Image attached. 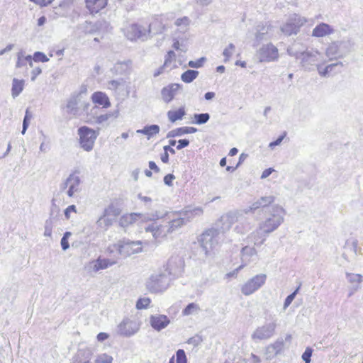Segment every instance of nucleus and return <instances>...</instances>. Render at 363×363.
Returning <instances> with one entry per match:
<instances>
[{
  "mask_svg": "<svg viewBox=\"0 0 363 363\" xmlns=\"http://www.w3.org/2000/svg\"><path fill=\"white\" fill-rule=\"evenodd\" d=\"M164 27L162 26V23L158 21L151 23L148 26V30L139 25H133L131 27L134 36L143 40L147 39L152 33L153 35L161 33Z\"/></svg>",
  "mask_w": 363,
  "mask_h": 363,
  "instance_id": "11",
  "label": "nucleus"
},
{
  "mask_svg": "<svg viewBox=\"0 0 363 363\" xmlns=\"http://www.w3.org/2000/svg\"><path fill=\"white\" fill-rule=\"evenodd\" d=\"M112 360V357L103 354L96 359L95 363H111Z\"/></svg>",
  "mask_w": 363,
  "mask_h": 363,
  "instance_id": "52",
  "label": "nucleus"
},
{
  "mask_svg": "<svg viewBox=\"0 0 363 363\" xmlns=\"http://www.w3.org/2000/svg\"><path fill=\"white\" fill-rule=\"evenodd\" d=\"M300 286H298V288L293 293L287 296V297L285 298L284 303V309H286L287 307H289L291 302L294 301L300 289Z\"/></svg>",
  "mask_w": 363,
  "mask_h": 363,
  "instance_id": "46",
  "label": "nucleus"
},
{
  "mask_svg": "<svg viewBox=\"0 0 363 363\" xmlns=\"http://www.w3.org/2000/svg\"><path fill=\"white\" fill-rule=\"evenodd\" d=\"M346 277L350 283L353 284L354 291H357L363 281V277L359 274L346 273Z\"/></svg>",
  "mask_w": 363,
  "mask_h": 363,
  "instance_id": "36",
  "label": "nucleus"
},
{
  "mask_svg": "<svg viewBox=\"0 0 363 363\" xmlns=\"http://www.w3.org/2000/svg\"><path fill=\"white\" fill-rule=\"evenodd\" d=\"M257 57L260 62H271L278 57V49L272 43L263 45L257 52Z\"/></svg>",
  "mask_w": 363,
  "mask_h": 363,
  "instance_id": "17",
  "label": "nucleus"
},
{
  "mask_svg": "<svg viewBox=\"0 0 363 363\" xmlns=\"http://www.w3.org/2000/svg\"><path fill=\"white\" fill-rule=\"evenodd\" d=\"M176 356H177V363H186L187 359H186V354L183 350H182V349L178 350L177 351Z\"/></svg>",
  "mask_w": 363,
  "mask_h": 363,
  "instance_id": "51",
  "label": "nucleus"
},
{
  "mask_svg": "<svg viewBox=\"0 0 363 363\" xmlns=\"http://www.w3.org/2000/svg\"><path fill=\"white\" fill-rule=\"evenodd\" d=\"M150 303V299L149 298H139L136 303V308L138 309L146 308Z\"/></svg>",
  "mask_w": 363,
  "mask_h": 363,
  "instance_id": "50",
  "label": "nucleus"
},
{
  "mask_svg": "<svg viewBox=\"0 0 363 363\" xmlns=\"http://www.w3.org/2000/svg\"><path fill=\"white\" fill-rule=\"evenodd\" d=\"M269 215L259 223L261 228L269 234L277 230L284 220L285 211L279 206H271Z\"/></svg>",
  "mask_w": 363,
  "mask_h": 363,
  "instance_id": "4",
  "label": "nucleus"
},
{
  "mask_svg": "<svg viewBox=\"0 0 363 363\" xmlns=\"http://www.w3.org/2000/svg\"><path fill=\"white\" fill-rule=\"evenodd\" d=\"M130 62H119L115 64L112 71L117 74H125L128 72L130 68Z\"/></svg>",
  "mask_w": 363,
  "mask_h": 363,
  "instance_id": "37",
  "label": "nucleus"
},
{
  "mask_svg": "<svg viewBox=\"0 0 363 363\" xmlns=\"http://www.w3.org/2000/svg\"><path fill=\"white\" fill-rule=\"evenodd\" d=\"M104 216H108L114 220L121 214V209L114 203H110L106 208H104Z\"/></svg>",
  "mask_w": 363,
  "mask_h": 363,
  "instance_id": "35",
  "label": "nucleus"
},
{
  "mask_svg": "<svg viewBox=\"0 0 363 363\" xmlns=\"http://www.w3.org/2000/svg\"><path fill=\"white\" fill-rule=\"evenodd\" d=\"M313 350L311 347H307L304 352L302 354L301 358L304 362H311Z\"/></svg>",
  "mask_w": 363,
  "mask_h": 363,
  "instance_id": "54",
  "label": "nucleus"
},
{
  "mask_svg": "<svg viewBox=\"0 0 363 363\" xmlns=\"http://www.w3.org/2000/svg\"><path fill=\"white\" fill-rule=\"evenodd\" d=\"M30 1L32 2H34L37 5H39L41 7H43V6H48L49 4H50L52 2L53 0H48V1L47 0H30Z\"/></svg>",
  "mask_w": 363,
  "mask_h": 363,
  "instance_id": "63",
  "label": "nucleus"
},
{
  "mask_svg": "<svg viewBox=\"0 0 363 363\" xmlns=\"http://www.w3.org/2000/svg\"><path fill=\"white\" fill-rule=\"evenodd\" d=\"M256 254V250L254 247L245 246L242 248L241 255L242 262H245V264L244 266L247 264V262H250V257Z\"/></svg>",
  "mask_w": 363,
  "mask_h": 363,
  "instance_id": "40",
  "label": "nucleus"
},
{
  "mask_svg": "<svg viewBox=\"0 0 363 363\" xmlns=\"http://www.w3.org/2000/svg\"><path fill=\"white\" fill-rule=\"evenodd\" d=\"M261 228V225L259 224L258 228L252 232L249 236L248 239L250 242H253L255 245H262L266 240V236L268 235Z\"/></svg>",
  "mask_w": 363,
  "mask_h": 363,
  "instance_id": "27",
  "label": "nucleus"
},
{
  "mask_svg": "<svg viewBox=\"0 0 363 363\" xmlns=\"http://www.w3.org/2000/svg\"><path fill=\"white\" fill-rule=\"evenodd\" d=\"M169 322V319L164 315H151L150 320L151 326L157 331L165 328Z\"/></svg>",
  "mask_w": 363,
  "mask_h": 363,
  "instance_id": "25",
  "label": "nucleus"
},
{
  "mask_svg": "<svg viewBox=\"0 0 363 363\" xmlns=\"http://www.w3.org/2000/svg\"><path fill=\"white\" fill-rule=\"evenodd\" d=\"M171 278L167 272L160 270L152 274L146 281V289L152 293L165 291L169 286Z\"/></svg>",
  "mask_w": 363,
  "mask_h": 363,
  "instance_id": "5",
  "label": "nucleus"
},
{
  "mask_svg": "<svg viewBox=\"0 0 363 363\" xmlns=\"http://www.w3.org/2000/svg\"><path fill=\"white\" fill-rule=\"evenodd\" d=\"M206 58L205 57H201L196 61H189L188 65L190 67L192 68H199L202 67L203 62H205Z\"/></svg>",
  "mask_w": 363,
  "mask_h": 363,
  "instance_id": "55",
  "label": "nucleus"
},
{
  "mask_svg": "<svg viewBox=\"0 0 363 363\" xmlns=\"http://www.w3.org/2000/svg\"><path fill=\"white\" fill-rule=\"evenodd\" d=\"M189 23V19L187 18V17H183V18H178L176 20L174 24L177 26H187Z\"/></svg>",
  "mask_w": 363,
  "mask_h": 363,
  "instance_id": "59",
  "label": "nucleus"
},
{
  "mask_svg": "<svg viewBox=\"0 0 363 363\" xmlns=\"http://www.w3.org/2000/svg\"><path fill=\"white\" fill-rule=\"evenodd\" d=\"M33 61L35 62H45L49 60V58L42 52H35L33 57Z\"/></svg>",
  "mask_w": 363,
  "mask_h": 363,
  "instance_id": "48",
  "label": "nucleus"
},
{
  "mask_svg": "<svg viewBox=\"0 0 363 363\" xmlns=\"http://www.w3.org/2000/svg\"><path fill=\"white\" fill-rule=\"evenodd\" d=\"M160 128L158 125H147L143 129H138L136 133L138 134H143L147 136V140H150L153 136L160 133Z\"/></svg>",
  "mask_w": 363,
  "mask_h": 363,
  "instance_id": "32",
  "label": "nucleus"
},
{
  "mask_svg": "<svg viewBox=\"0 0 363 363\" xmlns=\"http://www.w3.org/2000/svg\"><path fill=\"white\" fill-rule=\"evenodd\" d=\"M199 75V72L193 69H188L182 74V79L186 83H190Z\"/></svg>",
  "mask_w": 363,
  "mask_h": 363,
  "instance_id": "42",
  "label": "nucleus"
},
{
  "mask_svg": "<svg viewBox=\"0 0 363 363\" xmlns=\"http://www.w3.org/2000/svg\"><path fill=\"white\" fill-rule=\"evenodd\" d=\"M118 328L120 333L127 337L135 334L138 329L135 323L129 320L123 321L119 325Z\"/></svg>",
  "mask_w": 363,
  "mask_h": 363,
  "instance_id": "30",
  "label": "nucleus"
},
{
  "mask_svg": "<svg viewBox=\"0 0 363 363\" xmlns=\"http://www.w3.org/2000/svg\"><path fill=\"white\" fill-rule=\"evenodd\" d=\"M103 24H107V23L105 21H104V22L98 21L95 24H93L91 22L86 21L84 30L86 33H94L97 29H99L100 27H101Z\"/></svg>",
  "mask_w": 363,
  "mask_h": 363,
  "instance_id": "43",
  "label": "nucleus"
},
{
  "mask_svg": "<svg viewBox=\"0 0 363 363\" xmlns=\"http://www.w3.org/2000/svg\"><path fill=\"white\" fill-rule=\"evenodd\" d=\"M223 240L224 239L220 236V233L211 228L201 235L199 242L203 255L207 256L210 250Z\"/></svg>",
  "mask_w": 363,
  "mask_h": 363,
  "instance_id": "6",
  "label": "nucleus"
},
{
  "mask_svg": "<svg viewBox=\"0 0 363 363\" xmlns=\"http://www.w3.org/2000/svg\"><path fill=\"white\" fill-rule=\"evenodd\" d=\"M42 70L41 68L39 67H34L32 70V76H31V80L34 81L37 76H38L41 73Z\"/></svg>",
  "mask_w": 363,
  "mask_h": 363,
  "instance_id": "64",
  "label": "nucleus"
},
{
  "mask_svg": "<svg viewBox=\"0 0 363 363\" xmlns=\"http://www.w3.org/2000/svg\"><path fill=\"white\" fill-rule=\"evenodd\" d=\"M201 342H202V338L199 335H195V336H194L192 337H190L187 340V343L188 344L192 345L194 347H196L199 345H200Z\"/></svg>",
  "mask_w": 363,
  "mask_h": 363,
  "instance_id": "56",
  "label": "nucleus"
},
{
  "mask_svg": "<svg viewBox=\"0 0 363 363\" xmlns=\"http://www.w3.org/2000/svg\"><path fill=\"white\" fill-rule=\"evenodd\" d=\"M200 310L199 306L194 303H189L186 308L183 310L182 313L184 315H189L194 312H197Z\"/></svg>",
  "mask_w": 363,
  "mask_h": 363,
  "instance_id": "44",
  "label": "nucleus"
},
{
  "mask_svg": "<svg viewBox=\"0 0 363 363\" xmlns=\"http://www.w3.org/2000/svg\"><path fill=\"white\" fill-rule=\"evenodd\" d=\"M139 220L143 221V214L138 213L125 214L120 218L119 225L121 227L125 228Z\"/></svg>",
  "mask_w": 363,
  "mask_h": 363,
  "instance_id": "28",
  "label": "nucleus"
},
{
  "mask_svg": "<svg viewBox=\"0 0 363 363\" xmlns=\"http://www.w3.org/2000/svg\"><path fill=\"white\" fill-rule=\"evenodd\" d=\"M334 33L331 26L325 23H320L317 25L312 31V36L323 38Z\"/></svg>",
  "mask_w": 363,
  "mask_h": 363,
  "instance_id": "26",
  "label": "nucleus"
},
{
  "mask_svg": "<svg viewBox=\"0 0 363 363\" xmlns=\"http://www.w3.org/2000/svg\"><path fill=\"white\" fill-rule=\"evenodd\" d=\"M141 241H131L128 239L120 240L114 247L119 254L123 257H128L142 251Z\"/></svg>",
  "mask_w": 363,
  "mask_h": 363,
  "instance_id": "12",
  "label": "nucleus"
},
{
  "mask_svg": "<svg viewBox=\"0 0 363 363\" xmlns=\"http://www.w3.org/2000/svg\"><path fill=\"white\" fill-rule=\"evenodd\" d=\"M77 174H79V171L75 170L67 178V183L69 186L67 194L69 197H72L76 192H79L80 190L81 179Z\"/></svg>",
  "mask_w": 363,
  "mask_h": 363,
  "instance_id": "19",
  "label": "nucleus"
},
{
  "mask_svg": "<svg viewBox=\"0 0 363 363\" xmlns=\"http://www.w3.org/2000/svg\"><path fill=\"white\" fill-rule=\"evenodd\" d=\"M161 98L165 103H169L174 98V92H161Z\"/></svg>",
  "mask_w": 363,
  "mask_h": 363,
  "instance_id": "57",
  "label": "nucleus"
},
{
  "mask_svg": "<svg viewBox=\"0 0 363 363\" xmlns=\"http://www.w3.org/2000/svg\"><path fill=\"white\" fill-rule=\"evenodd\" d=\"M274 200L275 197L274 196H262L254 202L250 206L245 209L240 210V211H242L243 215L244 213L247 214L249 213H253L258 208H262L264 210L265 212H267L271 210V207L269 206L274 203Z\"/></svg>",
  "mask_w": 363,
  "mask_h": 363,
  "instance_id": "15",
  "label": "nucleus"
},
{
  "mask_svg": "<svg viewBox=\"0 0 363 363\" xmlns=\"http://www.w3.org/2000/svg\"><path fill=\"white\" fill-rule=\"evenodd\" d=\"M235 47L233 43H230L228 46L224 49L223 55L225 57L224 62H228L235 51Z\"/></svg>",
  "mask_w": 363,
  "mask_h": 363,
  "instance_id": "45",
  "label": "nucleus"
},
{
  "mask_svg": "<svg viewBox=\"0 0 363 363\" xmlns=\"http://www.w3.org/2000/svg\"><path fill=\"white\" fill-rule=\"evenodd\" d=\"M288 53L300 60L301 67L308 71L318 69V65L323 61V55L318 50L311 48L304 51H298L296 45L287 49Z\"/></svg>",
  "mask_w": 363,
  "mask_h": 363,
  "instance_id": "2",
  "label": "nucleus"
},
{
  "mask_svg": "<svg viewBox=\"0 0 363 363\" xmlns=\"http://www.w3.org/2000/svg\"><path fill=\"white\" fill-rule=\"evenodd\" d=\"M343 64L341 62L332 63L325 67L320 64L318 67L317 71L320 76L323 77H329L331 75L335 74L341 72Z\"/></svg>",
  "mask_w": 363,
  "mask_h": 363,
  "instance_id": "18",
  "label": "nucleus"
},
{
  "mask_svg": "<svg viewBox=\"0 0 363 363\" xmlns=\"http://www.w3.org/2000/svg\"><path fill=\"white\" fill-rule=\"evenodd\" d=\"M145 230L151 233L155 240L164 238L169 234L167 231V225H159L155 222L147 225Z\"/></svg>",
  "mask_w": 363,
  "mask_h": 363,
  "instance_id": "20",
  "label": "nucleus"
},
{
  "mask_svg": "<svg viewBox=\"0 0 363 363\" xmlns=\"http://www.w3.org/2000/svg\"><path fill=\"white\" fill-rule=\"evenodd\" d=\"M347 48V43L345 41L333 42L326 49L325 54L330 60L343 57L348 52Z\"/></svg>",
  "mask_w": 363,
  "mask_h": 363,
  "instance_id": "14",
  "label": "nucleus"
},
{
  "mask_svg": "<svg viewBox=\"0 0 363 363\" xmlns=\"http://www.w3.org/2000/svg\"><path fill=\"white\" fill-rule=\"evenodd\" d=\"M272 27L266 23H259L257 26L255 33V41L259 44L262 40H267L270 38V31Z\"/></svg>",
  "mask_w": 363,
  "mask_h": 363,
  "instance_id": "23",
  "label": "nucleus"
},
{
  "mask_svg": "<svg viewBox=\"0 0 363 363\" xmlns=\"http://www.w3.org/2000/svg\"><path fill=\"white\" fill-rule=\"evenodd\" d=\"M242 216V211H230L223 215L215 223L213 228L216 229L224 239L225 233L228 231L233 224L237 222L240 216Z\"/></svg>",
  "mask_w": 363,
  "mask_h": 363,
  "instance_id": "8",
  "label": "nucleus"
},
{
  "mask_svg": "<svg viewBox=\"0 0 363 363\" xmlns=\"http://www.w3.org/2000/svg\"><path fill=\"white\" fill-rule=\"evenodd\" d=\"M185 114L186 111L184 107H180L177 111H169L167 112V117L169 121L174 123L178 120L182 119Z\"/></svg>",
  "mask_w": 363,
  "mask_h": 363,
  "instance_id": "38",
  "label": "nucleus"
},
{
  "mask_svg": "<svg viewBox=\"0 0 363 363\" xmlns=\"http://www.w3.org/2000/svg\"><path fill=\"white\" fill-rule=\"evenodd\" d=\"M270 322L266 323L262 326L255 329L251 335V338L255 342L267 340L272 338L276 332L277 327V320L274 315H270L269 317Z\"/></svg>",
  "mask_w": 363,
  "mask_h": 363,
  "instance_id": "7",
  "label": "nucleus"
},
{
  "mask_svg": "<svg viewBox=\"0 0 363 363\" xmlns=\"http://www.w3.org/2000/svg\"><path fill=\"white\" fill-rule=\"evenodd\" d=\"M184 262L182 257L179 256L171 257L167 264V268L164 271L167 272L169 276H179L183 272Z\"/></svg>",
  "mask_w": 363,
  "mask_h": 363,
  "instance_id": "16",
  "label": "nucleus"
},
{
  "mask_svg": "<svg viewBox=\"0 0 363 363\" xmlns=\"http://www.w3.org/2000/svg\"><path fill=\"white\" fill-rule=\"evenodd\" d=\"M203 214V209L201 207L190 208L186 207L181 211H175L164 213L168 220L167 231L169 233L179 230L182 226L186 225L196 216Z\"/></svg>",
  "mask_w": 363,
  "mask_h": 363,
  "instance_id": "1",
  "label": "nucleus"
},
{
  "mask_svg": "<svg viewBox=\"0 0 363 363\" xmlns=\"http://www.w3.org/2000/svg\"><path fill=\"white\" fill-rule=\"evenodd\" d=\"M307 20L296 13L289 16L286 23L281 27V31L286 35L290 36L296 35L301 26H303Z\"/></svg>",
  "mask_w": 363,
  "mask_h": 363,
  "instance_id": "10",
  "label": "nucleus"
},
{
  "mask_svg": "<svg viewBox=\"0 0 363 363\" xmlns=\"http://www.w3.org/2000/svg\"><path fill=\"white\" fill-rule=\"evenodd\" d=\"M197 131V129L194 127H181L170 130L167 134V138L182 136L184 134L194 133Z\"/></svg>",
  "mask_w": 363,
  "mask_h": 363,
  "instance_id": "33",
  "label": "nucleus"
},
{
  "mask_svg": "<svg viewBox=\"0 0 363 363\" xmlns=\"http://www.w3.org/2000/svg\"><path fill=\"white\" fill-rule=\"evenodd\" d=\"M176 55L174 51L170 50L167 52L165 60H164V66H168L172 62V60L175 59Z\"/></svg>",
  "mask_w": 363,
  "mask_h": 363,
  "instance_id": "58",
  "label": "nucleus"
},
{
  "mask_svg": "<svg viewBox=\"0 0 363 363\" xmlns=\"http://www.w3.org/2000/svg\"><path fill=\"white\" fill-rule=\"evenodd\" d=\"M116 263V261L99 257L96 259L89 262V268L90 271L93 272H98L100 270L106 269L108 267L113 266Z\"/></svg>",
  "mask_w": 363,
  "mask_h": 363,
  "instance_id": "22",
  "label": "nucleus"
},
{
  "mask_svg": "<svg viewBox=\"0 0 363 363\" xmlns=\"http://www.w3.org/2000/svg\"><path fill=\"white\" fill-rule=\"evenodd\" d=\"M189 145V140L188 139H181L178 141V145L177 146V150H182Z\"/></svg>",
  "mask_w": 363,
  "mask_h": 363,
  "instance_id": "62",
  "label": "nucleus"
},
{
  "mask_svg": "<svg viewBox=\"0 0 363 363\" xmlns=\"http://www.w3.org/2000/svg\"><path fill=\"white\" fill-rule=\"evenodd\" d=\"M284 346V341L281 337L278 338L274 343L269 345L265 350L266 359H272L283 350Z\"/></svg>",
  "mask_w": 363,
  "mask_h": 363,
  "instance_id": "21",
  "label": "nucleus"
},
{
  "mask_svg": "<svg viewBox=\"0 0 363 363\" xmlns=\"http://www.w3.org/2000/svg\"><path fill=\"white\" fill-rule=\"evenodd\" d=\"M163 218H167L164 213L162 214L160 212L156 211L155 213L152 214L151 216H149L148 215H143V221L155 220Z\"/></svg>",
  "mask_w": 363,
  "mask_h": 363,
  "instance_id": "47",
  "label": "nucleus"
},
{
  "mask_svg": "<svg viewBox=\"0 0 363 363\" xmlns=\"http://www.w3.org/2000/svg\"><path fill=\"white\" fill-rule=\"evenodd\" d=\"M94 104L101 105L103 108H108L111 106L108 97L104 92H94L91 96Z\"/></svg>",
  "mask_w": 363,
  "mask_h": 363,
  "instance_id": "31",
  "label": "nucleus"
},
{
  "mask_svg": "<svg viewBox=\"0 0 363 363\" xmlns=\"http://www.w3.org/2000/svg\"><path fill=\"white\" fill-rule=\"evenodd\" d=\"M194 121H192V123L196 124V125H203L206 123L209 119H210V114L208 113H195L194 115Z\"/></svg>",
  "mask_w": 363,
  "mask_h": 363,
  "instance_id": "41",
  "label": "nucleus"
},
{
  "mask_svg": "<svg viewBox=\"0 0 363 363\" xmlns=\"http://www.w3.org/2000/svg\"><path fill=\"white\" fill-rule=\"evenodd\" d=\"M79 137L80 147L85 151L92 150L98 133L92 128L87 126H82L77 130Z\"/></svg>",
  "mask_w": 363,
  "mask_h": 363,
  "instance_id": "9",
  "label": "nucleus"
},
{
  "mask_svg": "<svg viewBox=\"0 0 363 363\" xmlns=\"http://www.w3.org/2000/svg\"><path fill=\"white\" fill-rule=\"evenodd\" d=\"M174 179H175V177L174 174H168L166 176H164V183L169 186H172V182Z\"/></svg>",
  "mask_w": 363,
  "mask_h": 363,
  "instance_id": "61",
  "label": "nucleus"
},
{
  "mask_svg": "<svg viewBox=\"0 0 363 363\" xmlns=\"http://www.w3.org/2000/svg\"><path fill=\"white\" fill-rule=\"evenodd\" d=\"M114 221V218L107 216H104V213H102L101 216L96 220V225L98 229L106 231L113 225Z\"/></svg>",
  "mask_w": 363,
  "mask_h": 363,
  "instance_id": "34",
  "label": "nucleus"
},
{
  "mask_svg": "<svg viewBox=\"0 0 363 363\" xmlns=\"http://www.w3.org/2000/svg\"><path fill=\"white\" fill-rule=\"evenodd\" d=\"M286 133L284 132L283 134L279 135L276 140L272 141L269 144V147L271 149H274L276 146L279 145L284 139V138L286 137Z\"/></svg>",
  "mask_w": 363,
  "mask_h": 363,
  "instance_id": "53",
  "label": "nucleus"
},
{
  "mask_svg": "<svg viewBox=\"0 0 363 363\" xmlns=\"http://www.w3.org/2000/svg\"><path fill=\"white\" fill-rule=\"evenodd\" d=\"M108 0H85L86 7L91 14L96 13L106 7Z\"/></svg>",
  "mask_w": 363,
  "mask_h": 363,
  "instance_id": "29",
  "label": "nucleus"
},
{
  "mask_svg": "<svg viewBox=\"0 0 363 363\" xmlns=\"http://www.w3.org/2000/svg\"><path fill=\"white\" fill-rule=\"evenodd\" d=\"M267 275L259 274L246 281L240 288L245 296H250L260 289L266 282Z\"/></svg>",
  "mask_w": 363,
  "mask_h": 363,
  "instance_id": "13",
  "label": "nucleus"
},
{
  "mask_svg": "<svg viewBox=\"0 0 363 363\" xmlns=\"http://www.w3.org/2000/svg\"><path fill=\"white\" fill-rule=\"evenodd\" d=\"M119 116V111L118 109L114 110L113 111H109L105 114H101L96 117L94 118V121H91L90 118H87L86 122H91L99 125H108V121L110 119H116Z\"/></svg>",
  "mask_w": 363,
  "mask_h": 363,
  "instance_id": "24",
  "label": "nucleus"
},
{
  "mask_svg": "<svg viewBox=\"0 0 363 363\" xmlns=\"http://www.w3.org/2000/svg\"><path fill=\"white\" fill-rule=\"evenodd\" d=\"M77 212V208L75 205H70L65 210V216L67 219H69L70 213Z\"/></svg>",
  "mask_w": 363,
  "mask_h": 363,
  "instance_id": "60",
  "label": "nucleus"
},
{
  "mask_svg": "<svg viewBox=\"0 0 363 363\" xmlns=\"http://www.w3.org/2000/svg\"><path fill=\"white\" fill-rule=\"evenodd\" d=\"M90 106V102L84 99L83 92H79L67 99L66 104L62 105L61 108L72 118H78L84 116L88 118Z\"/></svg>",
  "mask_w": 363,
  "mask_h": 363,
  "instance_id": "3",
  "label": "nucleus"
},
{
  "mask_svg": "<svg viewBox=\"0 0 363 363\" xmlns=\"http://www.w3.org/2000/svg\"><path fill=\"white\" fill-rule=\"evenodd\" d=\"M24 88V80L13 79L11 91H23Z\"/></svg>",
  "mask_w": 363,
  "mask_h": 363,
  "instance_id": "49",
  "label": "nucleus"
},
{
  "mask_svg": "<svg viewBox=\"0 0 363 363\" xmlns=\"http://www.w3.org/2000/svg\"><path fill=\"white\" fill-rule=\"evenodd\" d=\"M107 88L110 90H123L127 88L126 82L123 79L111 80L108 82Z\"/></svg>",
  "mask_w": 363,
  "mask_h": 363,
  "instance_id": "39",
  "label": "nucleus"
}]
</instances>
